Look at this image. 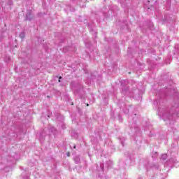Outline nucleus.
Listing matches in <instances>:
<instances>
[{"label":"nucleus","mask_w":179,"mask_h":179,"mask_svg":"<svg viewBox=\"0 0 179 179\" xmlns=\"http://www.w3.org/2000/svg\"><path fill=\"white\" fill-rule=\"evenodd\" d=\"M59 80H58V82L60 83V82H61V80H60V79H62V77H59Z\"/></svg>","instance_id":"f257e3e1"},{"label":"nucleus","mask_w":179,"mask_h":179,"mask_svg":"<svg viewBox=\"0 0 179 179\" xmlns=\"http://www.w3.org/2000/svg\"><path fill=\"white\" fill-rule=\"evenodd\" d=\"M87 107H89V103H87Z\"/></svg>","instance_id":"7ed1b4c3"},{"label":"nucleus","mask_w":179,"mask_h":179,"mask_svg":"<svg viewBox=\"0 0 179 179\" xmlns=\"http://www.w3.org/2000/svg\"><path fill=\"white\" fill-rule=\"evenodd\" d=\"M67 156L69 157V156H71V153H70V152H68V153H67Z\"/></svg>","instance_id":"f03ea898"},{"label":"nucleus","mask_w":179,"mask_h":179,"mask_svg":"<svg viewBox=\"0 0 179 179\" xmlns=\"http://www.w3.org/2000/svg\"><path fill=\"white\" fill-rule=\"evenodd\" d=\"M76 148V146H74V149Z\"/></svg>","instance_id":"20e7f679"}]
</instances>
